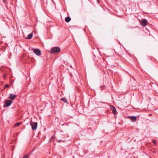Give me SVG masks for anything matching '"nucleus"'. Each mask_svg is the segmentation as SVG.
<instances>
[{"mask_svg": "<svg viewBox=\"0 0 158 158\" xmlns=\"http://www.w3.org/2000/svg\"><path fill=\"white\" fill-rule=\"evenodd\" d=\"M60 51V48L58 47H55L51 49V51L52 53H58Z\"/></svg>", "mask_w": 158, "mask_h": 158, "instance_id": "nucleus-1", "label": "nucleus"}, {"mask_svg": "<svg viewBox=\"0 0 158 158\" xmlns=\"http://www.w3.org/2000/svg\"><path fill=\"white\" fill-rule=\"evenodd\" d=\"M12 101L10 100H6L5 101V105L3 107H8L12 103Z\"/></svg>", "mask_w": 158, "mask_h": 158, "instance_id": "nucleus-2", "label": "nucleus"}, {"mask_svg": "<svg viewBox=\"0 0 158 158\" xmlns=\"http://www.w3.org/2000/svg\"><path fill=\"white\" fill-rule=\"evenodd\" d=\"M30 125L31 126L32 130H35L37 127V122H34L33 123H30Z\"/></svg>", "mask_w": 158, "mask_h": 158, "instance_id": "nucleus-3", "label": "nucleus"}, {"mask_svg": "<svg viewBox=\"0 0 158 158\" xmlns=\"http://www.w3.org/2000/svg\"><path fill=\"white\" fill-rule=\"evenodd\" d=\"M34 52L36 55L38 56L40 55L41 54L40 51L38 49H35L34 50Z\"/></svg>", "mask_w": 158, "mask_h": 158, "instance_id": "nucleus-4", "label": "nucleus"}, {"mask_svg": "<svg viewBox=\"0 0 158 158\" xmlns=\"http://www.w3.org/2000/svg\"><path fill=\"white\" fill-rule=\"evenodd\" d=\"M110 108L113 111V113L114 114H115L116 112V111L115 108L112 105L110 106Z\"/></svg>", "mask_w": 158, "mask_h": 158, "instance_id": "nucleus-5", "label": "nucleus"}, {"mask_svg": "<svg viewBox=\"0 0 158 158\" xmlns=\"http://www.w3.org/2000/svg\"><path fill=\"white\" fill-rule=\"evenodd\" d=\"M16 96L15 95H14V94H9V98H10L11 99L14 100L15 98H16Z\"/></svg>", "mask_w": 158, "mask_h": 158, "instance_id": "nucleus-6", "label": "nucleus"}, {"mask_svg": "<svg viewBox=\"0 0 158 158\" xmlns=\"http://www.w3.org/2000/svg\"><path fill=\"white\" fill-rule=\"evenodd\" d=\"M147 22V20L144 19L142 20L141 24L142 26L144 27L146 25Z\"/></svg>", "mask_w": 158, "mask_h": 158, "instance_id": "nucleus-7", "label": "nucleus"}, {"mask_svg": "<svg viewBox=\"0 0 158 158\" xmlns=\"http://www.w3.org/2000/svg\"><path fill=\"white\" fill-rule=\"evenodd\" d=\"M130 119L133 122H135L136 120V118L135 116H131L129 117Z\"/></svg>", "mask_w": 158, "mask_h": 158, "instance_id": "nucleus-8", "label": "nucleus"}, {"mask_svg": "<svg viewBox=\"0 0 158 158\" xmlns=\"http://www.w3.org/2000/svg\"><path fill=\"white\" fill-rule=\"evenodd\" d=\"M71 18L69 17H67L65 18V21L67 23L69 22L71 20Z\"/></svg>", "mask_w": 158, "mask_h": 158, "instance_id": "nucleus-9", "label": "nucleus"}, {"mask_svg": "<svg viewBox=\"0 0 158 158\" xmlns=\"http://www.w3.org/2000/svg\"><path fill=\"white\" fill-rule=\"evenodd\" d=\"M61 100L63 102H64L65 103H67V101L65 98H61Z\"/></svg>", "mask_w": 158, "mask_h": 158, "instance_id": "nucleus-10", "label": "nucleus"}, {"mask_svg": "<svg viewBox=\"0 0 158 158\" xmlns=\"http://www.w3.org/2000/svg\"><path fill=\"white\" fill-rule=\"evenodd\" d=\"M32 35H33L32 33H31L29 35H28L27 39H31L32 38Z\"/></svg>", "mask_w": 158, "mask_h": 158, "instance_id": "nucleus-11", "label": "nucleus"}, {"mask_svg": "<svg viewBox=\"0 0 158 158\" xmlns=\"http://www.w3.org/2000/svg\"><path fill=\"white\" fill-rule=\"evenodd\" d=\"M21 124V122H19V123H16L15 125H14V126L15 127H17L20 125Z\"/></svg>", "mask_w": 158, "mask_h": 158, "instance_id": "nucleus-12", "label": "nucleus"}, {"mask_svg": "<svg viewBox=\"0 0 158 158\" xmlns=\"http://www.w3.org/2000/svg\"><path fill=\"white\" fill-rule=\"evenodd\" d=\"M30 156V155L28 153L27 155L24 156L22 158H28Z\"/></svg>", "mask_w": 158, "mask_h": 158, "instance_id": "nucleus-13", "label": "nucleus"}, {"mask_svg": "<svg viewBox=\"0 0 158 158\" xmlns=\"http://www.w3.org/2000/svg\"><path fill=\"white\" fill-rule=\"evenodd\" d=\"M153 143H154V144L155 145L156 144V142L155 140H153Z\"/></svg>", "mask_w": 158, "mask_h": 158, "instance_id": "nucleus-14", "label": "nucleus"}, {"mask_svg": "<svg viewBox=\"0 0 158 158\" xmlns=\"http://www.w3.org/2000/svg\"><path fill=\"white\" fill-rule=\"evenodd\" d=\"M9 86V85L6 84L5 85V88H6L7 87H8Z\"/></svg>", "mask_w": 158, "mask_h": 158, "instance_id": "nucleus-15", "label": "nucleus"}, {"mask_svg": "<svg viewBox=\"0 0 158 158\" xmlns=\"http://www.w3.org/2000/svg\"><path fill=\"white\" fill-rule=\"evenodd\" d=\"M3 2L5 3L6 0H3Z\"/></svg>", "mask_w": 158, "mask_h": 158, "instance_id": "nucleus-16", "label": "nucleus"}, {"mask_svg": "<svg viewBox=\"0 0 158 158\" xmlns=\"http://www.w3.org/2000/svg\"><path fill=\"white\" fill-rule=\"evenodd\" d=\"M32 120H31V122H30V123H32Z\"/></svg>", "mask_w": 158, "mask_h": 158, "instance_id": "nucleus-17", "label": "nucleus"}]
</instances>
